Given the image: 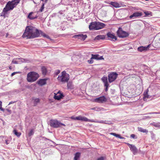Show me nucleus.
<instances>
[{"mask_svg":"<svg viewBox=\"0 0 160 160\" xmlns=\"http://www.w3.org/2000/svg\"><path fill=\"white\" fill-rule=\"evenodd\" d=\"M64 96L62 94L59 93V92L57 94H55L54 96V98L56 100H59L62 98Z\"/></svg>","mask_w":160,"mask_h":160,"instance_id":"a211bd4d","label":"nucleus"},{"mask_svg":"<svg viewBox=\"0 0 160 160\" xmlns=\"http://www.w3.org/2000/svg\"><path fill=\"white\" fill-rule=\"evenodd\" d=\"M105 38V36L104 35H98L95 37V41H99L100 40H103Z\"/></svg>","mask_w":160,"mask_h":160,"instance_id":"412c9836","label":"nucleus"},{"mask_svg":"<svg viewBox=\"0 0 160 160\" xmlns=\"http://www.w3.org/2000/svg\"><path fill=\"white\" fill-rule=\"evenodd\" d=\"M47 79H40L38 81V84L41 86H42L46 84Z\"/></svg>","mask_w":160,"mask_h":160,"instance_id":"aec40b11","label":"nucleus"},{"mask_svg":"<svg viewBox=\"0 0 160 160\" xmlns=\"http://www.w3.org/2000/svg\"><path fill=\"white\" fill-rule=\"evenodd\" d=\"M44 3H43L42 5V6L41 7V8H40V11L41 12H42L43 11V9L44 8Z\"/></svg>","mask_w":160,"mask_h":160,"instance_id":"473e14b6","label":"nucleus"},{"mask_svg":"<svg viewBox=\"0 0 160 160\" xmlns=\"http://www.w3.org/2000/svg\"><path fill=\"white\" fill-rule=\"evenodd\" d=\"M118 74L116 72H112L108 75L109 82L111 83L114 81L117 78Z\"/></svg>","mask_w":160,"mask_h":160,"instance_id":"6e6552de","label":"nucleus"},{"mask_svg":"<svg viewBox=\"0 0 160 160\" xmlns=\"http://www.w3.org/2000/svg\"><path fill=\"white\" fill-rule=\"evenodd\" d=\"M12 62L14 64H17V62L16 61L13 60L12 61Z\"/></svg>","mask_w":160,"mask_h":160,"instance_id":"ea45409f","label":"nucleus"},{"mask_svg":"<svg viewBox=\"0 0 160 160\" xmlns=\"http://www.w3.org/2000/svg\"><path fill=\"white\" fill-rule=\"evenodd\" d=\"M107 99L104 96L100 97L95 98L94 101L99 103H103L106 102Z\"/></svg>","mask_w":160,"mask_h":160,"instance_id":"9b49d317","label":"nucleus"},{"mask_svg":"<svg viewBox=\"0 0 160 160\" xmlns=\"http://www.w3.org/2000/svg\"><path fill=\"white\" fill-rule=\"evenodd\" d=\"M87 35L86 34H79L74 35L73 37L75 38L80 39L82 40H84L87 38Z\"/></svg>","mask_w":160,"mask_h":160,"instance_id":"f8f14e48","label":"nucleus"},{"mask_svg":"<svg viewBox=\"0 0 160 160\" xmlns=\"http://www.w3.org/2000/svg\"><path fill=\"white\" fill-rule=\"evenodd\" d=\"M102 80L104 82V85H107V84H108L107 77L104 76L102 78Z\"/></svg>","mask_w":160,"mask_h":160,"instance_id":"393cba45","label":"nucleus"},{"mask_svg":"<svg viewBox=\"0 0 160 160\" xmlns=\"http://www.w3.org/2000/svg\"><path fill=\"white\" fill-rule=\"evenodd\" d=\"M117 35L118 36L121 38H124L128 37L129 34L127 32L122 30L121 28H119L117 31Z\"/></svg>","mask_w":160,"mask_h":160,"instance_id":"423d86ee","label":"nucleus"},{"mask_svg":"<svg viewBox=\"0 0 160 160\" xmlns=\"http://www.w3.org/2000/svg\"><path fill=\"white\" fill-rule=\"evenodd\" d=\"M4 0H0V2H3Z\"/></svg>","mask_w":160,"mask_h":160,"instance_id":"3c124183","label":"nucleus"},{"mask_svg":"<svg viewBox=\"0 0 160 160\" xmlns=\"http://www.w3.org/2000/svg\"><path fill=\"white\" fill-rule=\"evenodd\" d=\"M42 73L43 75H46L47 73V68L44 66H42L41 68Z\"/></svg>","mask_w":160,"mask_h":160,"instance_id":"5701e85b","label":"nucleus"},{"mask_svg":"<svg viewBox=\"0 0 160 160\" xmlns=\"http://www.w3.org/2000/svg\"><path fill=\"white\" fill-rule=\"evenodd\" d=\"M69 78V74L67 73L66 71H63L58 76L57 79L59 82L64 84L68 82Z\"/></svg>","mask_w":160,"mask_h":160,"instance_id":"7ed1b4c3","label":"nucleus"},{"mask_svg":"<svg viewBox=\"0 0 160 160\" xmlns=\"http://www.w3.org/2000/svg\"><path fill=\"white\" fill-rule=\"evenodd\" d=\"M153 125L155 127H159L160 126L158 124H153Z\"/></svg>","mask_w":160,"mask_h":160,"instance_id":"c9c22d12","label":"nucleus"},{"mask_svg":"<svg viewBox=\"0 0 160 160\" xmlns=\"http://www.w3.org/2000/svg\"><path fill=\"white\" fill-rule=\"evenodd\" d=\"M2 102L0 101V107H1V108H2Z\"/></svg>","mask_w":160,"mask_h":160,"instance_id":"a18cd8bd","label":"nucleus"},{"mask_svg":"<svg viewBox=\"0 0 160 160\" xmlns=\"http://www.w3.org/2000/svg\"><path fill=\"white\" fill-rule=\"evenodd\" d=\"M17 73H18L17 72H13L12 73V74H11V76H13L15 74H16Z\"/></svg>","mask_w":160,"mask_h":160,"instance_id":"37998d69","label":"nucleus"},{"mask_svg":"<svg viewBox=\"0 0 160 160\" xmlns=\"http://www.w3.org/2000/svg\"><path fill=\"white\" fill-rule=\"evenodd\" d=\"M77 120H80L82 121L89 122H96L93 119H89L85 117H82L81 115H79L76 117V118Z\"/></svg>","mask_w":160,"mask_h":160,"instance_id":"1a4fd4ad","label":"nucleus"},{"mask_svg":"<svg viewBox=\"0 0 160 160\" xmlns=\"http://www.w3.org/2000/svg\"><path fill=\"white\" fill-rule=\"evenodd\" d=\"M150 45H148L147 47L141 46L138 48V51L142 52L143 51H146L149 50V48L150 47Z\"/></svg>","mask_w":160,"mask_h":160,"instance_id":"2eb2a0df","label":"nucleus"},{"mask_svg":"<svg viewBox=\"0 0 160 160\" xmlns=\"http://www.w3.org/2000/svg\"><path fill=\"white\" fill-rule=\"evenodd\" d=\"M60 73V71H58L57 73L56 74L58 75V74H59Z\"/></svg>","mask_w":160,"mask_h":160,"instance_id":"09e8293b","label":"nucleus"},{"mask_svg":"<svg viewBox=\"0 0 160 160\" xmlns=\"http://www.w3.org/2000/svg\"><path fill=\"white\" fill-rule=\"evenodd\" d=\"M97 160H104V158L102 157H101L98 158Z\"/></svg>","mask_w":160,"mask_h":160,"instance_id":"58836bf2","label":"nucleus"},{"mask_svg":"<svg viewBox=\"0 0 160 160\" xmlns=\"http://www.w3.org/2000/svg\"><path fill=\"white\" fill-rule=\"evenodd\" d=\"M138 129L139 131L143 133H146V134L148 132V131L147 130L144 129L141 127H138Z\"/></svg>","mask_w":160,"mask_h":160,"instance_id":"b1692460","label":"nucleus"},{"mask_svg":"<svg viewBox=\"0 0 160 160\" xmlns=\"http://www.w3.org/2000/svg\"><path fill=\"white\" fill-rule=\"evenodd\" d=\"M9 69H12V67L11 66H10L9 67Z\"/></svg>","mask_w":160,"mask_h":160,"instance_id":"8fccbe9b","label":"nucleus"},{"mask_svg":"<svg viewBox=\"0 0 160 160\" xmlns=\"http://www.w3.org/2000/svg\"><path fill=\"white\" fill-rule=\"evenodd\" d=\"M33 14V12H30L28 16V18L31 19H32L36 18V17L32 15Z\"/></svg>","mask_w":160,"mask_h":160,"instance_id":"bb28decb","label":"nucleus"},{"mask_svg":"<svg viewBox=\"0 0 160 160\" xmlns=\"http://www.w3.org/2000/svg\"><path fill=\"white\" fill-rule=\"evenodd\" d=\"M148 90H147L145 92H144L143 93V100L144 101H147V99L150 98V96L148 94Z\"/></svg>","mask_w":160,"mask_h":160,"instance_id":"6ab92c4d","label":"nucleus"},{"mask_svg":"<svg viewBox=\"0 0 160 160\" xmlns=\"http://www.w3.org/2000/svg\"><path fill=\"white\" fill-rule=\"evenodd\" d=\"M0 110L3 112L4 111V109L3 108H1V107H0Z\"/></svg>","mask_w":160,"mask_h":160,"instance_id":"49530a36","label":"nucleus"},{"mask_svg":"<svg viewBox=\"0 0 160 160\" xmlns=\"http://www.w3.org/2000/svg\"><path fill=\"white\" fill-rule=\"evenodd\" d=\"M76 117H75L74 116H72L71 117V118L72 119L74 120H77L76 119Z\"/></svg>","mask_w":160,"mask_h":160,"instance_id":"e433bc0d","label":"nucleus"},{"mask_svg":"<svg viewBox=\"0 0 160 160\" xmlns=\"http://www.w3.org/2000/svg\"><path fill=\"white\" fill-rule=\"evenodd\" d=\"M67 82V87L68 89H72L73 88V86L72 82Z\"/></svg>","mask_w":160,"mask_h":160,"instance_id":"4be33fe9","label":"nucleus"},{"mask_svg":"<svg viewBox=\"0 0 160 160\" xmlns=\"http://www.w3.org/2000/svg\"><path fill=\"white\" fill-rule=\"evenodd\" d=\"M142 15V13L138 12H136L133 13V14L130 16L129 18H132L134 17H140Z\"/></svg>","mask_w":160,"mask_h":160,"instance_id":"f3484780","label":"nucleus"},{"mask_svg":"<svg viewBox=\"0 0 160 160\" xmlns=\"http://www.w3.org/2000/svg\"><path fill=\"white\" fill-rule=\"evenodd\" d=\"M109 4L112 5L113 7L116 8L120 7L122 6L121 4L115 2H111L109 3Z\"/></svg>","mask_w":160,"mask_h":160,"instance_id":"dca6fc26","label":"nucleus"},{"mask_svg":"<svg viewBox=\"0 0 160 160\" xmlns=\"http://www.w3.org/2000/svg\"><path fill=\"white\" fill-rule=\"evenodd\" d=\"M151 114H159V112H152L150 113Z\"/></svg>","mask_w":160,"mask_h":160,"instance_id":"79ce46f5","label":"nucleus"},{"mask_svg":"<svg viewBox=\"0 0 160 160\" xmlns=\"http://www.w3.org/2000/svg\"><path fill=\"white\" fill-rule=\"evenodd\" d=\"M50 124L51 126L54 128H58L61 125L65 126V124L60 122L57 120H51L50 122Z\"/></svg>","mask_w":160,"mask_h":160,"instance_id":"0eeeda50","label":"nucleus"},{"mask_svg":"<svg viewBox=\"0 0 160 160\" xmlns=\"http://www.w3.org/2000/svg\"><path fill=\"white\" fill-rule=\"evenodd\" d=\"M94 108H92L91 109L92 110H94Z\"/></svg>","mask_w":160,"mask_h":160,"instance_id":"603ef678","label":"nucleus"},{"mask_svg":"<svg viewBox=\"0 0 160 160\" xmlns=\"http://www.w3.org/2000/svg\"><path fill=\"white\" fill-rule=\"evenodd\" d=\"M159 114H160V112H159Z\"/></svg>","mask_w":160,"mask_h":160,"instance_id":"5fc2aeb1","label":"nucleus"},{"mask_svg":"<svg viewBox=\"0 0 160 160\" xmlns=\"http://www.w3.org/2000/svg\"><path fill=\"white\" fill-rule=\"evenodd\" d=\"M34 133V132L32 129L30 130L28 134V135L29 137H30L33 135Z\"/></svg>","mask_w":160,"mask_h":160,"instance_id":"7c9ffc66","label":"nucleus"},{"mask_svg":"<svg viewBox=\"0 0 160 160\" xmlns=\"http://www.w3.org/2000/svg\"><path fill=\"white\" fill-rule=\"evenodd\" d=\"M6 110L10 112H11V110H9L8 109H6Z\"/></svg>","mask_w":160,"mask_h":160,"instance_id":"de8ad7c7","label":"nucleus"},{"mask_svg":"<svg viewBox=\"0 0 160 160\" xmlns=\"http://www.w3.org/2000/svg\"><path fill=\"white\" fill-rule=\"evenodd\" d=\"M48 0H46V2Z\"/></svg>","mask_w":160,"mask_h":160,"instance_id":"864d4df0","label":"nucleus"},{"mask_svg":"<svg viewBox=\"0 0 160 160\" xmlns=\"http://www.w3.org/2000/svg\"><path fill=\"white\" fill-rule=\"evenodd\" d=\"M144 13L145 14V17L148 16L149 15L152 16V13L150 11H145L144 12Z\"/></svg>","mask_w":160,"mask_h":160,"instance_id":"c756f323","label":"nucleus"},{"mask_svg":"<svg viewBox=\"0 0 160 160\" xmlns=\"http://www.w3.org/2000/svg\"><path fill=\"white\" fill-rule=\"evenodd\" d=\"M39 77V75L38 73L34 72H31L28 74L27 79L28 82H33L36 81Z\"/></svg>","mask_w":160,"mask_h":160,"instance_id":"39448f33","label":"nucleus"},{"mask_svg":"<svg viewBox=\"0 0 160 160\" xmlns=\"http://www.w3.org/2000/svg\"><path fill=\"white\" fill-rule=\"evenodd\" d=\"M41 0V1H43V0Z\"/></svg>","mask_w":160,"mask_h":160,"instance_id":"6e6d98bb","label":"nucleus"},{"mask_svg":"<svg viewBox=\"0 0 160 160\" xmlns=\"http://www.w3.org/2000/svg\"><path fill=\"white\" fill-rule=\"evenodd\" d=\"M111 135H112L120 139H125L124 138L122 137H121L120 136V135L119 134H117L114 133H110Z\"/></svg>","mask_w":160,"mask_h":160,"instance_id":"a878e982","label":"nucleus"},{"mask_svg":"<svg viewBox=\"0 0 160 160\" xmlns=\"http://www.w3.org/2000/svg\"><path fill=\"white\" fill-rule=\"evenodd\" d=\"M95 59L97 60H102L104 58L102 56H99L98 54H92V57L91 59Z\"/></svg>","mask_w":160,"mask_h":160,"instance_id":"4468645a","label":"nucleus"},{"mask_svg":"<svg viewBox=\"0 0 160 160\" xmlns=\"http://www.w3.org/2000/svg\"><path fill=\"white\" fill-rule=\"evenodd\" d=\"M105 26V25L103 23L93 22L90 23L89 28L90 30H98L103 28Z\"/></svg>","mask_w":160,"mask_h":160,"instance_id":"20e7f679","label":"nucleus"},{"mask_svg":"<svg viewBox=\"0 0 160 160\" xmlns=\"http://www.w3.org/2000/svg\"><path fill=\"white\" fill-rule=\"evenodd\" d=\"M88 62L90 64H92L93 62V60H92V59H91L90 60H88Z\"/></svg>","mask_w":160,"mask_h":160,"instance_id":"72a5a7b5","label":"nucleus"},{"mask_svg":"<svg viewBox=\"0 0 160 160\" xmlns=\"http://www.w3.org/2000/svg\"><path fill=\"white\" fill-rule=\"evenodd\" d=\"M135 135L134 134H132L130 136V137L133 138H135Z\"/></svg>","mask_w":160,"mask_h":160,"instance_id":"4c0bfd02","label":"nucleus"},{"mask_svg":"<svg viewBox=\"0 0 160 160\" xmlns=\"http://www.w3.org/2000/svg\"><path fill=\"white\" fill-rule=\"evenodd\" d=\"M13 132L14 134L18 137H19L21 134V133L20 132H18L16 129L13 130Z\"/></svg>","mask_w":160,"mask_h":160,"instance_id":"cd10ccee","label":"nucleus"},{"mask_svg":"<svg viewBox=\"0 0 160 160\" xmlns=\"http://www.w3.org/2000/svg\"><path fill=\"white\" fill-rule=\"evenodd\" d=\"M109 84H107V85H104L105 87H106L105 90L106 91H107L108 90V87L109 86Z\"/></svg>","mask_w":160,"mask_h":160,"instance_id":"f704fd0d","label":"nucleus"},{"mask_svg":"<svg viewBox=\"0 0 160 160\" xmlns=\"http://www.w3.org/2000/svg\"><path fill=\"white\" fill-rule=\"evenodd\" d=\"M126 143L129 146L130 150L133 154L135 155L138 153V149L134 145L128 143Z\"/></svg>","mask_w":160,"mask_h":160,"instance_id":"9d476101","label":"nucleus"},{"mask_svg":"<svg viewBox=\"0 0 160 160\" xmlns=\"http://www.w3.org/2000/svg\"><path fill=\"white\" fill-rule=\"evenodd\" d=\"M16 102V101H14V102L11 101V102H9V104H12L13 103H15Z\"/></svg>","mask_w":160,"mask_h":160,"instance_id":"c03bdc74","label":"nucleus"},{"mask_svg":"<svg viewBox=\"0 0 160 160\" xmlns=\"http://www.w3.org/2000/svg\"><path fill=\"white\" fill-rule=\"evenodd\" d=\"M80 155L81 154L80 153L78 152H77L75 154V156L74 158V160H78L80 157Z\"/></svg>","mask_w":160,"mask_h":160,"instance_id":"c85d7f7f","label":"nucleus"},{"mask_svg":"<svg viewBox=\"0 0 160 160\" xmlns=\"http://www.w3.org/2000/svg\"><path fill=\"white\" fill-rule=\"evenodd\" d=\"M5 142L7 145L9 143V141L8 140H5Z\"/></svg>","mask_w":160,"mask_h":160,"instance_id":"a19ab883","label":"nucleus"},{"mask_svg":"<svg viewBox=\"0 0 160 160\" xmlns=\"http://www.w3.org/2000/svg\"><path fill=\"white\" fill-rule=\"evenodd\" d=\"M20 1V0H12L11 1H9L3 9V12L4 14L7 13L8 11L11 10H12L19 3Z\"/></svg>","mask_w":160,"mask_h":160,"instance_id":"f03ea898","label":"nucleus"},{"mask_svg":"<svg viewBox=\"0 0 160 160\" xmlns=\"http://www.w3.org/2000/svg\"><path fill=\"white\" fill-rule=\"evenodd\" d=\"M40 34L44 37L49 38V37L41 30L39 31L35 27L32 26H27L22 36L23 38L26 39L33 38L38 37Z\"/></svg>","mask_w":160,"mask_h":160,"instance_id":"f257e3e1","label":"nucleus"},{"mask_svg":"<svg viewBox=\"0 0 160 160\" xmlns=\"http://www.w3.org/2000/svg\"><path fill=\"white\" fill-rule=\"evenodd\" d=\"M40 102V99L38 98L35 99L34 100V103L36 105L38 103H39Z\"/></svg>","mask_w":160,"mask_h":160,"instance_id":"2f4dec72","label":"nucleus"},{"mask_svg":"<svg viewBox=\"0 0 160 160\" xmlns=\"http://www.w3.org/2000/svg\"><path fill=\"white\" fill-rule=\"evenodd\" d=\"M107 35L109 38V39L110 40L115 41L117 40L116 37L115 36L114 34L110 32L107 33Z\"/></svg>","mask_w":160,"mask_h":160,"instance_id":"ddd939ff","label":"nucleus"}]
</instances>
